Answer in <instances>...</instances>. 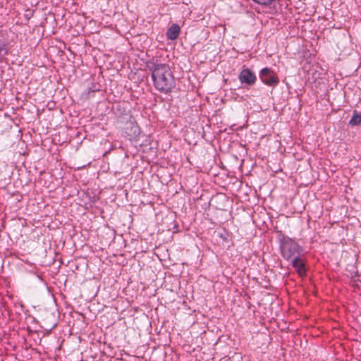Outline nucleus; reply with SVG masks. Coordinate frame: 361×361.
<instances>
[{
	"mask_svg": "<svg viewBox=\"0 0 361 361\" xmlns=\"http://www.w3.org/2000/svg\"><path fill=\"white\" fill-rule=\"evenodd\" d=\"M361 123V113H358L357 111L353 112V115L349 121V124L351 126H358Z\"/></svg>",
	"mask_w": 361,
	"mask_h": 361,
	"instance_id": "obj_7",
	"label": "nucleus"
},
{
	"mask_svg": "<svg viewBox=\"0 0 361 361\" xmlns=\"http://www.w3.org/2000/svg\"><path fill=\"white\" fill-rule=\"evenodd\" d=\"M252 1L256 2L257 4L262 5V6H269L273 1H274V0H252Z\"/></svg>",
	"mask_w": 361,
	"mask_h": 361,
	"instance_id": "obj_9",
	"label": "nucleus"
},
{
	"mask_svg": "<svg viewBox=\"0 0 361 361\" xmlns=\"http://www.w3.org/2000/svg\"><path fill=\"white\" fill-rule=\"evenodd\" d=\"M292 267L295 269V272L300 277H304L307 274V269L305 267V260L304 255L296 257L290 260Z\"/></svg>",
	"mask_w": 361,
	"mask_h": 361,
	"instance_id": "obj_5",
	"label": "nucleus"
},
{
	"mask_svg": "<svg viewBox=\"0 0 361 361\" xmlns=\"http://www.w3.org/2000/svg\"><path fill=\"white\" fill-rule=\"evenodd\" d=\"M180 32V27L178 24H173L169 27L166 32V37L169 39L174 40L177 39Z\"/></svg>",
	"mask_w": 361,
	"mask_h": 361,
	"instance_id": "obj_6",
	"label": "nucleus"
},
{
	"mask_svg": "<svg viewBox=\"0 0 361 361\" xmlns=\"http://www.w3.org/2000/svg\"><path fill=\"white\" fill-rule=\"evenodd\" d=\"M262 82L268 86L276 87L279 83L276 74L269 68H262L259 73Z\"/></svg>",
	"mask_w": 361,
	"mask_h": 361,
	"instance_id": "obj_3",
	"label": "nucleus"
},
{
	"mask_svg": "<svg viewBox=\"0 0 361 361\" xmlns=\"http://www.w3.org/2000/svg\"><path fill=\"white\" fill-rule=\"evenodd\" d=\"M238 80L245 86L253 85L257 80V76L250 68H243L238 74Z\"/></svg>",
	"mask_w": 361,
	"mask_h": 361,
	"instance_id": "obj_4",
	"label": "nucleus"
},
{
	"mask_svg": "<svg viewBox=\"0 0 361 361\" xmlns=\"http://www.w3.org/2000/svg\"><path fill=\"white\" fill-rule=\"evenodd\" d=\"M152 72L154 87L160 92L167 94L175 86L174 77L169 65L165 63H151L147 65Z\"/></svg>",
	"mask_w": 361,
	"mask_h": 361,
	"instance_id": "obj_1",
	"label": "nucleus"
},
{
	"mask_svg": "<svg viewBox=\"0 0 361 361\" xmlns=\"http://www.w3.org/2000/svg\"><path fill=\"white\" fill-rule=\"evenodd\" d=\"M8 47L6 44H4L0 46V57H3L8 54Z\"/></svg>",
	"mask_w": 361,
	"mask_h": 361,
	"instance_id": "obj_8",
	"label": "nucleus"
},
{
	"mask_svg": "<svg viewBox=\"0 0 361 361\" xmlns=\"http://www.w3.org/2000/svg\"><path fill=\"white\" fill-rule=\"evenodd\" d=\"M279 249L281 257L286 261L300 257L303 254V247L293 238L282 235L279 238Z\"/></svg>",
	"mask_w": 361,
	"mask_h": 361,
	"instance_id": "obj_2",
	"label": "nucleus"
}]
</instances>
